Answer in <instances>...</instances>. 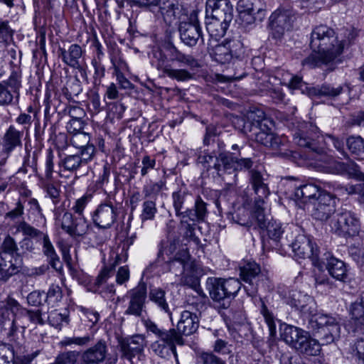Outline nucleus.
<instances>
[{"mask_svg": "<svg viewBox=\"0 0 364 364\" xmlns=\"http://www.w3.org/2000/svg\"><path fill=\"white\" fill-rule=\"evenodd\" d=\"M310 48L312 53L301 64L310 68L332 65L343 50V43L338 41L335 31L324 25L314 28L311 33Z\"/></svg>", "mask_w": 364, "mask_h": 364, "instance_id": "f257e3e1", "label": "nucleus"}, {"mask_svg": "<svg viewBox=\"0 0 364 364\" xmlns=\"http://www.w3.org/2000/svg\"><path fill=\"white\" fill-rule=\"evenodd\" d=\"M296 124L291 130L293 141L298 146L308 149L312 154V159L320 160L319 157L325 153L321 142L326 145L332 144L343 157L347 156L342 139L333 134L320 135L318 128L311 123L298 122Z\"/></svg>", "mask_w": 364, "mask_h": 364, "instance_id": "f03ea898", "label": "nucleus"}, {"mask_svg": "<svg viewBox=\"0 0 364 364\" xmlns=\"http://www.w3.org/2000/svg\"><path fill=\"white\" fill-rule=\"evenodd\" d=\"M241 282L234 278L208 277L205 289L218 309H227L241 289Z\"/></svg>", "mask_w": 364, "mask_h": 364, "instance_id": "7ed1b4c3", "label": "nucleus"}, {"mask_svg": "<svg viewBox=\"0 0 364 364\" xmlns=\"http://www.w3.org/2000/svg\"><path fill=\"white\" fill-rule=\"evenodd\" d=\"M309 313L307 327L314 336L318 338L322 346L331 344L340 338L341 326L336 317L321 312Z\"/></svg>", "mask_w": 364, "mask_h": 364, "instance_id": "20e7f679", "label": "nucleus"}, {"mask_svg": "<svg viewBox=\"0 0 364 364\" xmlns=\"http://www.w3.org/2000/svg\"><path fill=\"white\" fill-rule=\"evenodd\" d=\"M164 50L169 57L170 61L179 63L188 68V69L165 68L164 73L168 77L180 82H186L194 79V71L200 68L198 59L192 55L182 53L172 43L165 45Z\"/></svg>", "mask_w": 364, "mask_h": 364, "instance_id": "39448f33", "label": "nucleus"}, {"mask_svg": "<svg viewBox=\"0 0 364 364\" xmlns=\"http://www.w3.org/2000/svg\"><path fill=\"white\" fill-rule=\"evenodd\" d=\"M169 269L176 275H182V282L185 285L196 287L199 284L198 276L202 274L200 267L191 260L187 249L177 252L168 262Z\"/></svg>", "mask_w": 364, "mask_h": 364, "instance_id": "423d86ee", "label": "nucleus"}, {"mask_svg": "<svg viewBox=\"0 0 364 364\" xmlns=\"http://www.w3.org/2000/svg\"><path fill=\"white\" fill-rule=\"evenodd\" d=\"M53 214L55 224L73 239H82L87 235L90 225L85 216H75L60 208H55Z\"/></svg>", "mask_w": 364, "mask_h": 364, "instance_id": "0eeeda50", "label": "nucleus"}, {"mask_svg": "<svg viewBox=\"0 0 364 364\" xmlns=\"http://www.w3.org/2000/svg\"><path fill=\"white\" fill-rule=\"evenodd\" d=\"M282 246L284 252L291 250L294 256L300 259H311L314 266H321L324 263V259L320 258L318 247L314 246L311 240L304 235H299L294 241L282 242Z\"/></svg>", "mask_w": 364, "mask_h": 364, "instance_id": "6e6552de", "label": "nucleus"}, {"mask_svg": "<svg viewBox=\"0 0 364 364\" xmlns=\"http://www.w3.org/2000/svg\"><path fill=\"white\" fill-rule=\"evenodd\" d=\"M295 20V13L292 9H277L269 18V27L272 37L276 40H281L286 31L291 30Z\"/></svg>", "mask_w": 364, "mask_h": 364, "instance_id": "1a4fd4ad", "label": "nucleus"}, {"mask_svg": "<svg viewBox=\"0 0 364 364\" xmlns=\"http://www.w3.org/2000/svg\"><path fill=\"white\" fill-rule=\"evenodd\" d=\"M178 29L180 40L185 46L193 48L199 41L205 44L201 27L196 11H193L191 13L188 21L183 20L180 22Z\"/></svg>", "mask_w": 364, "mask_h": 364, "instance_id": "9d476101", "label": "nucleus"}, {"mask_svg": "<svg viewBox=\"0 0 364 364\" xmlns=\"http://www.w3.org/2000/svg\"><path fill=\"white\" fill-rule=\"evenodd\" d=\"M331 228L340 236L353 237L358 234L360 223L357 215L351 210H342L331 220Z\"/></svg>", "mask_w": 364, "mask_h": 364, "instance_id": "9b49d317", "label": "nucleus"}, {"mask_svg": "<svg viewBox=\"0 0 364 364\" xmlns=\"http://www.w3.org/2000/svg\"><path fill=\"white\" fill-rule=\"evenodd\" d=\"M240 277L248 284L244 286V289L250 296H253L257 292L259 285L266 279L265 275L261 272L259 265L255 262H247L240 267Z\"/></svg>", "mask_w": 364, "mask_h": 364, "instance_id": "f8f14e48", "label": "nucleus"}, {"mask_svg": "<svg viewBox=\"0 0 364 364\" xmlns=\"http://www.w3.org/2000/svg\"><path fill=\"white\" fill-rule=\"evenodd\" d=\"M118 208L110 201L101 203L91 213L94 225L100 229H109L117 221Z\"/></svg>", "mask_w": 364, "mask_h": 364, "instance_id": "ddd939ff", "label": "nucleus"}, {"mask_svg": "<svg viewBox=\"0 0 364 364\" xmlns=\"http://www.w3.org/2000/svg\"><path fill=\"white\" fill-rule=\"evenodd\" d=\"M311 215L321 221L328 220L334 213L336 209V198L326 191L319 193L316 200L313 202Z\"/></svg>", "mask_w": 364, "mask_h": 364, "instance_id": "4468645a", "label": "nucleus"}, {"mask_svg": "<svg viewBox=\"0 0 364 364\" xmlns=\"http://www.w3.org/2000/svg\"><path fill=\"white\" fill-rule=\"evenodd\" d=\"M273 122L269 119H264L260 124L259 130L255 133V140L266 147L278 150L284 144V138L272 132Z\"/></svg>", "mask_w": 364, "mask_h": 364, "instance_id": "2eb2a0df", "label": "nucleus"}, {"mask_svg": "<svg viewBox=\"0 0 364 364\" xmlns=\"http://www.w3.org/2000/svg\"><path fill=\"white\" fill-rule=\"evenodd\" d=\"M144 325L147 331L154 333L159 338V341L172 346L173 355L176 356V345H183V338L177 330L161 328L151 320L145 321Z\"/></svg>", "mask_w": 364, "mask_h": 364, "instance_id": "dca6fc26", "label": "nucleus"}, {"mask_svg": "<svg viewBox=\"0 0 364 364\" xmlns=\"http://www.w3.org/2000/svg\"><path fill=\"white\" fill-rule=\"evenodd\" d=\"M129 302L125 315H132L136 317H141L145 309V302L147 296V289L145 283H139L134 289L130 290Z\"/></svg>", "mask_w": 364, "mask_h": 364, "instance_id": "f3484780", "label": "nucleus"}, {"mask_svg": "<svg viewBox=\"0 0 364 364\" xmlns=\"http://www.w3.org/2000/svg\"><path fill=\"white\" fill-rule=\"evenodd\" d=\"M206 16L232 22L234 17L233 6L230 0H207Z\"/></svg>", "mask_w": 364, "mask_h": 364, "instance_id": "a211bd4d", "label": "nucleus"}, {"mask_svg": "<svg viewBox=\"0 0 364 364\" xmlns=\"http://www.w3.org/2000/svg\"><path fill=\"white\" fill-rule=\"evenodd\" d=\"M144 342V337L139 334L119 338L118 343L119 350L122 352V357L132 360L134 357L143 351Z\"/></svg>", "mask_w": 364, "mask_h": 364, "instance_id": "6ab92c4d", "label": "nucleus"}, {"mask_svg": "<svg viewBox=\"0 0 364 364\" xmlns=\"http://www.w3.org/2000/svg\"><path fill=\"white\" fill-rule=\"evenodd\" d=\"M23 267V258L21 255H16L14 259H7L0 255V283H6L9 279L22 271Z\"/></svg>", "mask_w": 364, "mask_h": 364, "instance_id": "aec40b11", "label": "nucleus"}, {"mask_svg": "<svg viewBox=\"0 0 364 364\" xmlns=\"http://www.w3.org/2000/svg\"><path fill=\"white\" fill-rule=\"evenodd\" d=\"M183 9L181 5L171 0H162L161 4L154 13L157 17L161 16L166 24L171 26L176 20L182 19Z\"/></svg>", "mask_w": 364, "mask_h": 364, "instance_id": "412c9836", "label": "nucleus"}, {"mask_svg": "<svg viewBox=\"0 0 364 364\" xmlns=\"http://www.w3.org/2000/svg\"><path fill=\"white\" fill-rule=\"evenodd\" d=\"M267 119L265 114L262 110H257L249 114L247 119H242L240 122L242 123L241 131L248 135L250 138L255 139V133H257L260 128V124Z\"/></svg>", "mask_w": 364, "mask_h": 364, "instance_id": "4be33fe9", "label": "nucleus"}, {"mask_svg": "<svg viewBox=\"0 0 364 364\" xmlns=\"http://www.w3.org/2000/svg\"><path fill=\"white\" fill-rule=\"evenodd\" d=\"M107 346L105 341L100 340L94 346L87 349L82 355V364H100L106 358Z\"/></svg>", "mask_w": 364, "mask_h": 364, "instance_id": "5701e85b", "label": "nucleus"}, {"mask_svg": "<svg viewBox=\"0 0 364 364\" xmlns=\"http://www.w3.org/2000/svg\"><path fill=\"white\" fill-rule=\"evenodd\" d=\"M82 55V48L77 44H72L66 50L65 48L59 47L58 49V55L60 58L63 62L67 65L80 69V59Z\"/></svg>", "mask_w": 364, "mask_h": 364, "instance_id": "b1692460", "label": "nucleus"}, {"mask_svg": "<svg viewBox=\"0 0 364 364\" xmlns=\"http://www.w3.org/2000/svg\"><path fill=\"white\" fill-rule=\"evenodd\" d=\"M199 326L198 316L190 311H184L181 314V318L177 325V331L185 336L194 333Z\"/></svg>", "mask_w": 364, "mask_h": 364, "instance_id": "393cba45", "label": "nucleus"}, {"mask_svg": "<svg viewBox=\"0 0 364 364\" xmlns=\"http://www.w3.org/2000/svg\"><path fill=\"white\" fill-rule=\"evenodd\" d=\"M326 259V263H321V266H318V267H321L322 264L326 265V269L329 273V274L336 280L341 282H346L348 279V269L346 264L341 260L331 257L329 259L328 257L323 258Z\"/></svg>", "mask_w": 364, "mask_h": 364, "instance_id": "a878e982", "label": "nucleus"}, {"mask_svg": "<svg viewBox=\"0 0 364 364\" xmlns=\"http://www.w3.org/2000/svg\"><path fill=\"white\" fill-rule=\"evenodd\" d=\"M218 160L219 163L214 164V169L220 176L236 172V156L234 153L221 151L218 154Z\"/></svg>", "mask_w": 364, "mask_h": 364, "instance_id": "bb28decb", "label": "nucleus"}, {"mask_svg": "<svg viewBox=\"0 0 364 364\" xmlns=\"http://www.w3.org/2000/svg\"><path fill=\"white\" fill-rule=\"evenodd\" d=\"M249 173L250 184L257 196L255 200L264 201L270 193L267 183L264 182L265 180L259 171L252 169Z\"/></svg>", "mask_w": 364, "mask_h": 364, "instance_id": "cd10ccee", "label": "nucleus"}, {"mask_svg": "<svg viewBox=\"0 0 364 364\" xmlns=\"http://www.w3.org/2000/svg\"><path fill=\"white\" fill-rule=\"evenodd\" d=\"M319 193L321 192L317 186L312 183H306L296 187L293 196L295 200L301 201L305 204L314 202Z\"/></svg>", "mask_w": 364, "mask_h": 364, "instance_id": "c85d7f7f", "label": "nucleus"}, {"mask_svg": "<svg viewBox=\"0 0 364 364\" xmlns=\"http://www.w3.org/2000/svg\"><path fill=\"white\" fill-rule=\"evenodd\" d=\"M23 132L17 130L14 126H10L3 137V151L7 156L16 147L22 146L21 138Z\"/></svg>", "mask_w": 364, "mask_h": 364, "instance_id": "c756f323", "label": "nucleus"}, {"mask_svg": "<svg viewBox=\"0 0 364 364\" xmlns=\"http://www.w3.org/2000/svg\"><path fill=\"white\" fill-rule=\"evenodd\" d=\"M230 23L206 16V29L212 38V42H217L225 36Z\"/></svg>", "mask_w": 364, "mask_h": 364, "instance_id": "7c9ffc66", "label": "nucleus"}, {"mask_svg": "<svg viewBox=\"0 0 364 364\" xmlns=\"http://www.w3.org/2000/svg\"><path fill=\"white\" fill-rule=\"evenodd\" d=\"M313 298L310 296L296 290L291 291L287 303L304 314L310 311L313 304Z\"/></svg>", "mask_w": 364, "mask_h": 364, "instance_id": "2f4dec72", "label": "nucleus"}, {"mask_svg": "<svg viewBox=\"0 0 364 364\" xmlns=\"http://www.w3.org/2000/svg\"><path fill=\"white\" fill-rule=\"evenodd\" d=\"M343 85L335 87L330 84H323L316 87H310L308 89V95L310 97H325L329 99H335L343 93Z\"/></svg>", "mask_w": 364, "mask_h": 364, "instance_id": "473e14b6", "label": "nucleus"}, {"mask_svg": "<svg viewBox=\"0 0 364 364\" xmlns=\"http://www.w3.org/2000/svg\"><path fill=\"white\" fill-rule=\"evenodd\" d=\"M262 233L267 232L268 237L274 243L276 248H281L282 242H287V238H283L282 235L284 232L282 225L280 223L271 219L268 221L267 226L262 230Z\"/></svg>", "mask_w": 364, "mask_h": 364, "instance_id": "72a5a7b5", "label": "nucleus"}, {"mask_svg": "<svg viewBox=\"0 0 364 364\" xmlns=\"http://www.w3.org/2000/svg\"><path fill=\"white\" fill-rule=\"evenodd\" d=\"M308 333L298 327L285 325L281 335L282 339L291 348L296 350L301 341Z\"/></svg>", "mask_w": 364, "mask_h": 364, "instance_id": "f704fd0d", "label": "nucleus"}, {"mask_svg": "<svg viewBox=\"0 0 364 364\" xmlns=\"http://www.w3.org/2000/svg\"><path fill=\"white\" fill-rule=\"evenodd\" d=\"M191 194L186 191L179 190L172 193L173 206L174 208L176 215L181 218V223H186L185 219L184 206L188 205L192 200Z\"/></svg>", "mask_w": 364, "mask_h": 364, "instance_id": "c9c22d12", "label": "nucleus"}, {"mask_svg": "<svg viewBox=\"0 0 364 364\" xmlns=\"http://www.w3.org/2000/svg\"><path fill=\"white\" fill-rule=\"evenodd\" d=\"M211 40H209L207 43V49L210 55L216 62L225 64L230 62L231 57L229 53V50L227 48L226 43H218L215 45L213 44Z\"/></svg>", "mask_w": 364, "mask_h": 364, "instance_id": "e433bc0d", "label": "nucleus"}, {"mask_svg": "<svg viewBox=\"0 0 364 364\" xmlns=\"http://www.w3.org/2000/svg\"><path fill=\"white\" fill-rule=\"evenodd\" d=\"M208 213L207 203L200 196H197L196 198L193 208H187L185 210V216L193 223L203 221Z\"/></svg>", "mask_w": 364, "mask_h": 364, "instance_id": "4c0bfd02", "label": "nucleus"}, {"mask_svg": "<svg viewBox=\"0 0 364 364\" xmlns=\"http://www.w3.org/2000/svg\"><path fill=\"white\" fill-rule=\"evenodd\" d=\"M238 6L257 14L259 21H262L266 16L267 5L264 0H240Z\"/></svg>", "mask_w": 364, "mask_h": 364, "instance_id": "58836bf2", "label": "nucleus"}, {"mask_svg": "<svg viewBox=\"0 0 364 364\" xmlns=\"http://www.w3.org/2000/svg\"><path fill=\"white\" fill-rule=\"evenodd\" d=\"M301 339V341L296 350L310 356H315L319 354L322 344L318 340L311 338L308 333L304 338Z\"/></svg>", "mask_w": 364, "mask_h": 364, "instance_id": "ea45409f", "label": "nucleus"}, {"mask_svg": "<svg viewBox=\"0 0 364 364\" xmlns=\"http://www.w3.org/2000/svg\"><path fill=\"white\" fill-rule=\"evenodd\" d=\"M267 298H259L257 305L259 308L260 314L263 316L266 323L267 324L269 336L274 337L276 336L275 318L272 312L269 309L267 305Z\"/></svg>", "mask_w": 364, "mask_h": 364, "instance_id": "a19ab883", "label": "nucleus"}, {"mask_svg": "<svg viewBox=\"0 0 364 364\" xmlns=\"http://www.w3.org/2000/svg\"><path fill=\"white\" fill-rule=\"evenodd\" d=\"M264 201L255 200L253 210L250 214V218L253 221L254 225L252 227L256 229L257 227L262 231L267 224L268 221H271L264 214L262 205Z\"/></svg>", "mask_w": 364, "mask_h": 364, "instance_id": "79ce46f5", "label": "nucleus"}, {"mask_svg": "<svg viewBox=\"0 0 364 364\" xmlns=\"http://www.w3.org/2000/svg\"><path fill=\"white\" fill-rule=\"evenodd\" d=\"M41 239L43 240V251L44 255L48 257L49 264L55 270L60 269L62 268V264L48 235L46 234L43 235Z\"/></svg>", "mask_w": 364, "mask_h": 364, "instance_id": "37998d69", "label": "nucleus"}, {"mask_svg": "<svg viewBox=\"0 0 364 364\" xmlns=\"http://www.w3.org/2000/svg\"><path fill=\"white\" fill-rule=\"evenodd\" d=\"M149 299L171 318V311L166 300V291L161 288H151L149 291Z\"/></svg>", "mask_w": 364, "mask_h": 364, "instance_id": "c03bdc74", "label": "nucleus"}, {"mask_svg": "<svg viewBox=\"0 0 364 364\" xmlns=\"http://www.w3.org/2000/svg\"><path fill=\"white\" fill-rule=\"evenodd\" d=\"M349 151L358 158L364 159V139L360 136H350L346 140Z\"/></svg>", "mask_w": 364, "mask_h": 364, "instance_id": "a18cd8bd", "label": "nucleus"}, {"mask_svg": "<svg viewBox=\"0 0 364 364\" xmlns=\"http://www.w3.org/2000/svg\"><path fill=\"white\" fill-rule=\"evenodd\" d=\"M363 293L360 298L351 304L350 306V314L351 318L357 326H362L364 322V303H363Z\"/></svg>", "mask_w": 364, "mask_h": 364, "instance_id": "49530a36", "label": "nucleus"}, {"mask_svg": "<svg viewBox=\"0 0 364 364\" xmlns=\"http://www.w3.org/2000/svg\"><path fill=\"white\" fill-rule=\"evenodd\" d=\"M82 85L77 77L70 79L63 90V94L68 100H72L74 97H77L82 92Z\"/></svg>", "mask_w": 364, "mask_h": 364, "instance_id": "de8ad7c7", "label": "nucleus"}, {"mask_svg": "<svg viewBox=\"0 0 364 364\" xmlns=\"http://www.w3.org/2000/svg\"><path fill=\"white\" fill-rule=\"evenodd\" d=\"M197 161L199 164H201L204 168H205L208 171L211 168H214V164H218V154L217 155L215 152V150L210 151L208 149L200 151Z\"/></svg>", "mask_w": 364, "mask_h": 364, "instance_id": "09e8293b", "label": "nucleus"}, {"mask_svg": "<svg viewBox=\"0 0 364 364\" xmlns=\"http://www.w3.org/2000/svg\"><path fill=\"white\" fill-rule=\"evenodd\" d=\"M14 31L9 25V21L0 18V48L4 49L13 40Z\"/></svg>", "mask_w": 364, "mask_h": 364, "instance_id": "8fccbe9b", "label": "nucleus"}, {"mask_svg": "<svg viewBox=\"0 0 364 364\" xmlns=\"http://www.w3.org/2000/svg\"><path fill=\"white\" fill-rule=\"evenodd\" d=\"M238 18L236 20L237 23L242 28H247L250 26L259 22L257 19V15L242 8L238 7Z\"/></svg>", "mask_w": 364, "mask_h": 364, "instance_id": "3c124183", "label": "nucleus"}, {"mask_svg": "<svg viewBox=\"0 0 364 364\" xmlns=\"http://www.w3.org/2000/svg\"><path fill=\"white\" fill-rule=\"evenodd\" d=\"M60 165L68 171H75L85 164L82 162V158L79 156V154L77 153L65 156L60 162Z\"/></svg>", "mask_w": 364, "mask_h": 364, "instance_id": "603ef678", "label": "nucleus"}, {"mask_svg": "<svg viewBox=\"0 0 364 364\" xmlns=\"http://www.w3.org/2000/svg\"><path fill=\"white\" fill-rule=\"evenodd\" d=\"M232 220L235 223L249 228L254 225L253 221L250 218V212L245 208L239 209L236 213L232 214Z\"/></svg>", "mask_w": 364, "mask_h": 364, "instance_id": "864d4df0", "label": "nucleus"}, {"mask_svg": "<svg viewBox=\"0 0 364 364\" xmlns=\"http://www.w3.org/2000/svg\"><path fill=\"white\" fill-rule=\"evenodd\" d=\"M15 359L14 350L11 345L0 343V364H13Z\"/></svg>", "mask_w": 364, "mask_h": 364, "instance_id": "5fc2aeb1", "label": "nucleus"}, {"mask_svg": "<svg viewBox=\"0 0 364 364\" xmlns=\"http://www.w3.org/2000/svg\"><path fill=\"white\" fill-rule=\"evenodd\" d=\"M157 212L155 201L146 200L143 203L142 212L140 215L142 221L153 220Z\"/></svg>", "mask_w": 364, "mask_h": 364, "instance_id": "6e6d98bb", "label": "nucleus"}, {"mask_svg": "<svg viewBox=\"0 0 364 364\" xmlns=\"http://www.w3.org/2000/svg\"><path fill=\"white\" fill-rule=\"evenodd\" d=\"M227 48L229 50V53L232 58H240L244 53L243 43L237 39H232L225 41Z\"/></svg>", "mask_w": 364, "mask_h": 364, "instance_id": "4d7b16f0", "label": "nucleus"}, {"mask_svg": "<svg viewBox=\"0 0 364 364\" xmlns=\"http://www.w3.org/2000/svg\"><path fill=\"white\" fill-rule=\"evenodd\" d=\"M178 245V239H168L167 241H161L160 248L158 252V258L163 256L164 254L167 255H172L177 250Z\"/></svg>", "mask_w": 364, "mask_h": 364, "instance_id": "13d9d810", "label": "nucleus"}, {"mask_svg": "<svg viewBox=\"0 0 364 364\" xmlns=\"http://www.w3.org/2000/svg\"><path fill=\"white\" fill-rule=\"evenodd\" d=\"M151 350L161 358H168L171 353L173 354L172 346L162 343L161 341H156L151 345Z\"/></svg>", "mask_w": 364, "mask_h": 364, "instance_id": "bf43d9fd", "label": "nucleus"}, {"mask_svg": "<svg viewBox=\"0 0 364 364\" xmlns=\"http://www.w3.org/2000/svg\"><path fill=\"white\" fill-rule=\"evenodd\" d=\"M43 188L47 193V196L51 198L54 205H57L60 201V190L59 186L50 182H44Z\"/></svg>", "mask_w": 364, "mask_h": 364, "instance_id": "052dcab7", "label": "nucleus"}, {"mask_svg": "<svg viewBox=\"0 0 364 364\" xmlns=\"http://www.w3.org/2000/svg\"><path fill=\"white\" fill-rule=\"evenodd\" d=\"M223 359L213 352H201L196 355L197 364H220Z\"/></svg>", "mask_w": 364, "mask_h": 364, "instance_id": "680f3d73", "label": "nucleus"}, {"mask_svg": "<svg viewBox=\"0 0 364 364\" xmlns=\"http://www.w3.org/2000/svg\"><path fill=\"white\" fill-rule=\"evenodd\" d=\"M348 252L360 270L364 272V248L351 245L349 247Z\"/></svg>", "mask_w": 364, "mask_h": 364, "instance_id": "e2e57ef3", "label": "nucleus"}, {"mask_svg": "<svg viewBox=\"0 0 364 364\" xmlns=\"http://www.w3.org/2000/svg\"><path fill=\"white\" fill-rule=\"evenodd\" d=\"M71 144L77 149L83 148L90 143V136L85 132H76L70 138Z\"/></svg>", "mask_w": 364, "mask_h": 364, "instance_id": "0e129e2a", "label": "nucleus"}, {"mask_svg": "<svg viewBox=\"0 0 364 364\" xmlns=\"http://www.w3.org/2000/svg\"><path fill=\"white\" fill-rule=\"evenodd\" d=\"M27 301L30 306L40 307L47 302V298L44 291L36 290L27 296Z\"/></svg>", "mask_w": 364, "mask_h": 364, "instance_id": "69168bd1", "label": "nucleus"}, {"mask_svg": "<svg viewBox=\"0 0 364 364\" xmlns=\"http://www.w3.org/2000/svg\"><path fill=\"white\" fill-rule=\"evenodd\" d=\"M198 296L193 298L189 305L197 311L201 313L206 309V304L208 301V298L201 289L198 291Z\"/></svg>", "mask_w": 364, "mask_h": 364, "instance_id": "338daca9", "label": "nucleus"}, {"mask_svg": "<svg viewBox=\"0 0 364 364\" xmlns=\"http://www.w3.org/2000/svg\"><path fill=\"white\" fill-rule=\"evenodd\" d=\"M2 250L4 253L11 255V258L12 259H14L15 255H20L18 252V248L16 242L10 235H7L5 237L2 243Z\"/></svg>", "mask_w": 364, "mask_h": 364, "instance_id": "774afa93", "label": "nucleus"}]
</instances>
